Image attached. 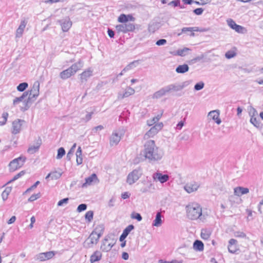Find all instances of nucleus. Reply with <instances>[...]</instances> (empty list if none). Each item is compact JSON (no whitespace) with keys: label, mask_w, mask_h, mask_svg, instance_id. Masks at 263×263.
<instances>
[{"label":"nucleus","mask_w":263,"mask_h":263,"mask_svg":"<svg viewBox=\"0 0 263 263\" xmlns=\"http://www.w3.org/2000/svg\"><path fill=\"white\" fill-rule=\"evenodd\" d=\"M143 155L149 163H155L162 159L164 151L156 145L153 140H148L144 144Z\"/></svg>","instance_id":"obj_1"},{"label":"nucleus","mask_w":263,"mask_h":263,"mask_svg":"<svg viewBox=\"0 0 263 263\" xmlns=\"http://www.w3.org/2000/svg\"><path fill=\"white\" fill-rule=\"evenodd\" d=\"M187 217L191 220H199L200 221H205L207 214L202 213L201 206L196 203H193L186 206Z\"/></svg>","instance_id":"obj_2"},{"label":"nucleus","mask_w":263,"mask_h":263,"mask_svg":"<svg viewBox=\"0 0 263 263\" xmlns=\"http://www.w3.org/2000/svg\"><path fill=\"white\" fill-rule=\"evenodd\" d=\"M40 83L39 81H35L31 90L29 91V95L27 98V102H25V106L22 108V111H25L28 110L30 107L32 102H33L36 98L39 95Z\"/></svg>","instance_id":"obj_3"},{"label":"nucleus","mask_w":263,"mask_h":263,"mask_svg":"<svg viewBox=\"0 0 263 263\" xmlns=\"http://www.w3.org/2000/svg\"><path fill=\"white\" fill-rule=\"evenodd\" d=\"M191 83L190 81H186L183 82L181 83H174L170 84L166 86V89L167 90V92L171 93L172 92H177L181 90L184 88L187 87Z\"/></svg>","instance_id":"obj_4"},{"label":"nucleus","mask_w":263,"mask_h":263,"mask_svg":"<svg viewBox=\"0 0 263 263\" xmlns=\"http://www.w3.org/2000/svg\"><path fill=\"white\" fill-rule=\"evenodd\" d=\"M142 174V170L140 168H136L130 172L127 176L126 182L129 185L135 183Z\"/></svg>","instance_id":"obj_5"},{"label":"nucleus","mask_w":263,"mask_h":263,"mask_svg":"<svg viewBox=\"0 0 263 263\" xmlns=\"http://www.w3.org/2000/svg\"><path fill=\"white\" fill-rule=\"evenodd\" d=\"M26 159V157L23 156H20L13 159L9 163L10 170L13 172L22 167L24 165Z\"/></svg>","instance_id":"obj_6"},{"label":"nucleus","mask_w":263,"mask_h":263,"mask_svg":"<svg viewBox=\"0 0 263 263\" xmlns=\"http://www.w3.org/2000/svg\"><path fill=\"white\" fill-rule=\"evenodd\" d=\"M116 30L118 32L126 33L133 31L135 29V25L130 23H123L116 26Z\"/></svg>","instance_id":"obj_7"},{"label":"nucleus","mask_w":263,"mask_h":263,"mask_svg":"<svg viewBox=\"0 0 263 263\" xmlns=\"http://www.w3.org/2000/svg\"><path fill=\"white\" fill-rule=\"evenodd\" d=\"M163 123H159L153 126L144 135V139H147L149 138L153 137L163 127Z\"/></svg>","instance_id":"obj_8"},{"label":"nucleus","mask_w":263,"mask_h":263,"mask_svg":"<svg viewBox=\"0 0 263 263\" xmlns=\"http://www.w3.org/2000/svg\"><path fill=\"white\" fill-rule=\"evenodd\" d=\"M228 25L232 29L234 30L236 32L239 33H245L247 31L246 29L236 23L231 18H229L227 20Z\"/></svg>","instance_id":"obj_9"},{"label":"nucleus","mask_w":263,"mask_h":263,"mask_svg":"<svg viewBox=\"0 0 263 263\" xmlns=\"http://www.w3.org/2000/svg\"><path fill=\"white\" fill-rule=\"evenodd\" d=\"M55 254L54 251H49L44 253H40L35 255V260L44 261L52 258Z\"/></svg>","instance_id":"obj_10"},{"label":"nucleus","mask_w":263,"mask_h":263,"mask_svg":"<svg viewBox=\"0 0 263 263\" xmlns=\"http://www.w3.org/2000/svg\"><path fill=\"white\" fill-rule=\"evenodd\" d=\"M24 123L25 121L22 119H17L13 121L12 123V133L14 135L20 133L22 129V126Z\"/></svg>","instance_id":"obj_11"},{"label":"nucleus","mask_w":263,"mask_h":263,"mask_svg":"<svg viewBox=\"0 0 263 263\" xmlns=\"http://www.w3.org/2000/svg\"><path fill=\"white\" fill-rule=\"evenodd\" d=\"M152 177L154 181H159L161 183H164L167 182L170 178L168 175L162 174L159 172L154 173Z\"/></svg>","instance_id":"obj_12"},{"label":"nucleus","mask_w":263,"mask_h":263,"mask_svg":"<svg viewBox=\"0 0 263 263\" xmlns=\"http://www.w3.org/2000/svg\"><path fill=\"white\" fill-rule=\"evenodd\" d=\"M58 22L61 25L62 29L64 32L68 31L72 25V22L68 17L58 20Z\"/></svg>","instance_id":"obj_13"},{"label":"nucleus","mask_w":263,"mask_h":263,"mask_svg":"<svg viewBox=\"0 0 263 263\" xmlns=\"http://www.w3.org/2000/svg\"><path fill=\"white\" fill-rule=\"evenodd\" d=\"M200 186V184L195 181H192L186 183L184 186V189L188 193H191L196 191Z\"/></svg>","instance_id":"obj_14"},{"label":"nucleus","mask_w":263,"mask_h":263,"mask_svg":"<svg viewBox=\"0 0 263 263\" xmlns=\"http://www.w3.org/2000/svg\"><path fill=\"white\" fill-rule=\"evenodd\" d=\"M29 95V91H25L21 96L15 98L13 101L14 105L17 104L20 102L23 103V105L21 106V110L22 108L25 106V102L27 101L28 96Z\"/></svg>","instance_id":"obj_15"},{"label":"nucleus","mask_w":263,"mask_h":263,"mask_svg":"<svg viewBox=\"0 0 263 263\" xmlns=\"http://www.w3.org/2000/svg\"><path fill=\"white\" fill-rule=\"evenodd\" d=\"M109 239L107 238H105L103 241L102 245L101 246V249L104 252H108L110 251L114 246L113 241L111 242H109Z\"/></svg>","instance_id":"obj_16"},{"label":"nucleus","mask_w":263,"mask_h":263,"mask_svg":"<svg viewBox=\"0 0 263 263\" xmlns=\"http://www.w3.org/2000/svg\"><path fill=\"white\" fill-rule=\"evenodd\" d=\"M42 144V140L41 139L39 138V139L37 140L35 144L33 145H30L28 150L27 152L29 154H33L36 153L39 151V149Z\"/></svg>","instance_id":"obj_17"},{"label":"nucleus","mask_w":263,"mask_h":263,"mask_svg":"<svg viewBox=\"0 0 263 263\" xmlns=\"http://www.w3.org/2000/svg\"><path fill=\"white\" fill-rule=\"evenodd\" d=\"M219 116V111L218 110L211 111L208 114V117L215 121L217 124H220L221 122Z\"/></svg>","instance_id":"obj_18"},{"label":"nucleus","mask_w":263,"mask_h":263,"mask_svg":"<svg viewBox=\"0 0 263 263\" xmlns=\"http://www.w3.org/2000/svg\"><path fill=\"white\" fill-rule=\"evenodd\" d=\"M100 238V237H99L97 234L92 232L86 240L88 247H91L90 245H93L94 244H97Z\"/></svg>","instance_id":"obj_19"},{"label":"nucleus","mask_w":263,"mask_h":263,"mask_svg":"<svg viewBox=\"0 0 263 263\" xmlns=\"http://www.w3.org/2000/svg\"><path fill=\"white\" fill-rule=\"evenodd\" d=\"M98 181V178L96 174H92L90 176L85 179V182L82 185V187L86 188L92 184V182Z\"/></svg>","instance_id":"obj_20"},{"label":"nucleus","mask_w":263,"mask_h":263,"mask_svg":"<svg viewBox=\"0 0 263 263\" xmlns=\"http://www.w3.org/2000/svg\"><path fill=\"white\" fill-rule=\"evenodd\" d=\"M92 73V71L90 69L83 72L80 75V80L82 83H86L88 78H89Z\"/></svg>","instance_id":"obj_21"},{"label":"nucleus","mask_w":263,"mask_h":263,"mask_svg":"<svg viewBox=\"0 0 263 263\" xmlns=\"http://www.w3.org/2000/svg\"><path fill=\"white\" fill-rule=\"evenodd\" d=\"M167 90L166 87H162L160 90L155 92L152 97L153 99H158L167 94Z\"/></svg>","instance_id":"obj_22"},{"label":"nucleus","mask_w":263,"mask_h":263,"mask_svg":"<svg viewBox=\"0 0 263 263\" xmlns=\"http://www.w3.org/2000/svg\"><path fill=\"white\" fill-rule=\"evenodd\" d=\"M84 65V62L80 60L78 62L72 64L70 68L74 74L78 70H80Z\"/></svg>","instance_id":"obj_23"},{"label":"nucleus","mask_w":263,"mask_h":263,"mask_svg":"<svg viewBox=\"0 0 263 263\" xmlns=\"http://www.w3.org/2000/svg\"><path fill=\"white\" fill-rule=\"evenodd\" d=\"M121 140V137L117 133H114L110 138V144L111 146L117 145Z\"/></svg>","instance_id":"obj_24"},{"label":"nucleus","mask_w":263,"mask_h":263,"mask_svg":"<svg viewBox=\"0 0 263 263\" xmlns=\"http://www.w3.org/2000/svg\"><path fill=\"white\" fill-rule=\"evenodd\" d=\"M73 75L74 74L70 69V67L65 70L62 71L60 73V77L63 80L67 79Z\"/></svg>","instance_id":"obj_25"},{"label":"nucleus","mask_w":263,"mask_h":263,"mask_svg":"<svg viewBox=\"0 0 263 263\" xmlns=\"http://www.w3.org/2000/svg\"><path fill=\"white\" fill-rule=\"evenodd\" d=\"M249 192V189L246 187L239 186L234 189V194L238 196H240L242 195L247 194Z\"/></svg>","instance_id":"obj_26"},{"label":"nucleus","mask_w":263,"mask_h":263,"mask_svg":"<svg viewBox=\"0 0 263 263\" xmlns=\"http://www.w3.org/2000/svg\"><path fill=\"white\" fill-rule=\"evenodd\" d=\"M62 174V172L55 171L48 174V175L46 177L45 179H48V178H50L51 180H56L60 178Z\"/></svg>","instance_id":"obj_27"},{"label":"nucleus","mask_w":263,"mask_h":263,"mask_svg":"<svg viewBox=\"0 0 263 263\" xmlns=\"http://www.w3.org/2000/svg\"><path fill=\"white\" fill-rule=\"evenodd\" d=\"M102 258V253L99 251H95L90 256V261L91 263L99 261Z\"/></svg>","instance_id":"obj_28"},{"label":"nucleus","mask_w":263,"mask_h":263,"mask_svg":"<svg viewBox=\"0 0 263 263\" xmlns=\"http://www.w3.org/2000/svg\"><path fill=\"white\" fill-rule=\"evenodd\" d=\"M26 23L25 21H22L20 25L18 28L17 29L16 31V37H20L24 30L26 27Z\"/></svg>","instance_id":"obj_29"},{"label":"nucleus","mask_w":263,"mask_h":263,"mask_svg":"<svg viewBox=\"0 0 263 263\" xmlns=\"http://www.w3.org/2000/svg\"><path fill=\"white\" fill-rule=\"evenodd\" d=\"M189 70V67L187 64H183L179 65L176 68V72L178 73H184L188 71Z\"/></svg>","instance_id":"obj_30"},{"label":"nucleus","mask_w":263,"mask_h":263,"mask_svg":"<svg viewBox=\"0 0 263 263\" xmlns=\"http://www.w3.org/2000/svg\"><path fill=\"white\" fill-rule=\"evenodd\" d=\"M193 248L196 251H201L203 250L204 245L201 241L196 240L193 243Z\"/></svg>","instance_id":"obj_31"},{"label":"nucleus","mask_w":263,"mask_h":263,"mask_svg":"<svg viewBox=\"0 0 263 263\" xmlns=\"http://www.w3.org/2000/svg\"><path fill=\"white\" fill-rule=\"evenodd\" d=\"M160 27V24L158 22L152 23L148 25V30L149 32H155L156 30L159 29Z\"/></svg>","instance_id":"obj_32"},{"label":"nucleus","mask_w":263,"mask_h":263,"mask_svg":"<svg viewBox=\"0 0 263 263\" xmlns=\"http://www.w3.org/2000/svg\"><path fill=\"white\" fill-rule=\"evenodd\" d=\"M82 149H81V147L79 146L77 151V152H76V156H77L76 162H77V165H80L83 162V158H82Z\"/></svg>","instance_id":"obj_33"},{"label":"nucleus","mask_w":263,"mask_h":263,"mask_svg":"<svg viewBox=\"0 0 263 263\" xmlns=\"http://www.w3.org/2000/svg\"><path fill=\"white\" fill-rule=\"evenodd\" d=\"M161 214L158 212L156 215L155 220L153 221V226L155 227H160L162 224Z\"/></svg>","instance_id":"obj_34"},{"label":"nucleus","mask_w":263,"mask_h":263,"mask_svg":"<svg viewBox=\"0 0 263 263\" xmlns=\"http://www.w3.org/2000/svg\"><path fill=\"white\" fill-rule=\"evenodd\" d=\"M104 230V228L103 225L100 224L97 226L92 232L95 233L96 234H97L99 236V237H101L103 235Z\"/></svg>","instance_id":"obj_35"},{"label":"nucleus","mask_w":263,"mask_h":263,"mask_svg":"<svg viewBox=\"0 0 263 263\" xmlns=\"http://www.w3.org/2000/svg\"><path fill=\"white\" fill-rule=\"evenodd\" d=\"M11 187H7L2 194V197L4 201L6 200L8 197L10 193L11 192Z\"/></svg>","instance_id":"obj_36"},{"label":"nucleus","mask_w":263,"mask_h":263,"mask_svg":"<svg viewBox=\"0 0 263 263\" xmlns=\"http://www.w3.org/2000/svg\"><path fill=\"white\" fill-rule=\"evenodd\" d=\"M190 49L184 47L182 49H179L177 51L176 53L174 54V55H178L181 57H184L186 55V53L190 51Z\"/></svg>","instance_id":"obj_37"},{"label":"nucleus","mask_w":263,"mask_h":263,"mask_svg":"<svg viewBox=\"0 0 263 263\" xmlns=\"http://www.w3.org/2000/svg\"><path fill=\"white\" fill-rule=\"evenodd\" d=\"M135 90L134 88L128 87L126 88L125 91L123 93L124 95L123 96L125 97L126 98L133 95L135 93Z\"/></svg>","instance_id":"obj_38"},{"label":"nucleus","mask_w":263,"mask_h":263,"mask_svg":"<svg viewBox=\"0 0 263 263\" xmlns=\"http://www.w3.org/2000/svg\"><path fill=\"white\" fill-rule=\"evenodd\" d=\"M28 86V84L26 82H23L22 83H20L17 86V90L18 91L23 92L24 91Z\"/></svg>","instance_id":"obj_39"},{"label":"nucleus","mask_w":263,"mask_h":263,"mask_svg":"<svg viewBox=\"0 0 263 263\" xmlns=\"http://www.w3.org/2000/svg\"><path fill=\"white\" fill-rule=\"evenodd\" d=\"M127 15L125 14H121L118 18V21L122 23H127Z\"/></svg>","instance_id":"obj_40"},{"label":"nucleus","mask_w":263,"mask_h":263,"mask_svg":"<svg viewBox=\"0 0 263 263\" xmlns=\"http://www.w3.org/2000/svg\"><path fill=\"white\" fill-rule=\"evenodd\" d=\"M65 154V151L63 147H60L58 150V154L57 156V159H61Z\"/></svg>","instance_id":"obj_41"},{"label":"nucleus","mask_w":263,"mask_h":263,"mask_svg":"<svg viewBox=\"0 0 263 263\" xmlns=\"http://www.w3.org/2000/svg\"><path fill=\"white\" fill-rule=\"evenodd\" d=\"M250 122L257 128H259L260 127V122L255 117H252L251 118Z\"/></svg>","instance_id":"obj_42"},{"label":"nucleus","mask_w":263,"mask_h":263,"mask_svg":"<svg viewBox=\"0 0 263 263\" xmlns=\"http://www.w3.org/2000/svg\"><path fill=\"white\" fill-rule=\"evenodd\" d=\"M93 213L92 211H89L86 212L85 215V219L88 222H90L93 219Z\"/></svg>","instance_id":"obj_43"},{"label":"nucleus","mask_w":263,"mask_h":263,"mask_svg":"<svg viewBox=\"0 0 263 263\" xmlns=\"http://www.w3.org/2000/svg\"><path fill=\"white\" fill-rule=\"evenodd\" d=\"M130 217L132 219H137L139 221H140L142 219L141 215L139 213L135 212H133L131 214Z\"/></svg>","instance_id":"obj_44"},{"label":"nucleus","mask_w":263,"mask_h":263,"mask_svg":"<svg viewBox=\"0 0 263 263\" xmlns=\"http://www.w3.org/2000/svg\"><path fill=\"white\" fill-rule=\"evenodd\" d=\"M199 31L197 27H184L182 29V32H186L187 31Z\"/></svg>","instance_id":"obj_45"},{"label":"nucleus","mask_w":263,"mask_h":263,"mask_svg":"<svg viewBox=\"0 0 263 263\" xmlns=\"http://www.w3.org/2000/svg\"><path fill=\"white\" fill-rule=\"evenodd\" d=\"M204 86V83L203 82H200L195 85L194 89L197 91L200 90L203 88Z\"/></svg>","instance_id":"obj_46"},{"label":"nucleus","mask_w":263,"mask_h":263,"mask_svg":"<svg viewBox=\"0 0 263 263\" xmlns=\"http://www.w3.org/2000/svg\"><path fill=\"white\" fill-rule=\"evenodd\" d=\"M236 55V53L233 51H228L225 54V57L226 58L230 59L234 58Z\"/></svg>","instance_id":"obj_47"},{"label":"nucleus","mask_w":263,"mask_h":263,"mask_svg":"<svg viewBox=\"0 0 263 263\" xmlns=\"http://www.w3.org/2000/svg\"><path fill=\"white\" fill-rule=\"evenodd\" d=\"M134 229V226L133 224L128 226L124 230L123 233L128 236L129 233Z\"/></svg>","instance_id":"obj_48"},{"label":"nucleus","mask_w":263,"mask_h":263,"mask_svg":"<svg viewBox=\"0 0 263 263\" xmlns=\"http://www.w3.org/2000/svg\"><path fill=\"white\" fill-rule=\"evenodd\" d=\"M41 196L40 193H39L37 194H33L28 199V201L32 202L33 201L39 198Z\"/></svg>","instance_id":"obj_49"},{"label":"nucleus","mask_w":263,"mask_h":263,"mask_svg":"<svg viewBox=\"0 0 263 263\" xmlns=\"http://www.w3.org/2000/svg\"><path fill=\"white\" fill-rule=\"evenodd\" d=\"M249 114L251 117H254L257 115V112L256 110L252 106H251L250 108Z\"/></svg>","instance_id":"obj_50"},{"label":"nucleus","mask_w":263,"mask_h":263,"mask_svg":"<svg viewBox=\"0 0 263 263\" xmlns=\"http://www.w3.org/2000/svg\"><path fill=\"white\" fill-rule=\"evenodd\" d=\"M86 209L87 205L85 203H82L78 206L77 210L78 212H81L86 210Z\"/></svg>","instance_id":"obj_51"},{"label":"nucleus","mask_w":263,"mask_h":263,"mask_svg":"<svg viewBox=\"0 0 263 263\" xmlns=\"http://www.w3.org/2000/svg\"><path fill=\"white\" fill-rule=\"evenodd\" d=\"M24 174H25V172L24 171H21V172H20L19 173H18L16 175H15L13 177V178L9 181V182H11L12 181H14L16 180V179H17L18 178H19L20 177H21V176H22Z\"/></svg>","instance_id":"obj_52"},{"label":"nucleus","mask_w":263,"mask_h":263,"mask_svg":"<svg viewBox=\"0 0 263 263\" xmlns=\"http://www.w3.org/2000/svg\"><path fill=\"white\" fill-rule=\"evenodd\" d=\"M69 198H65L61 200H60L58 203V206H61L63 205L64 204H67L68 202Z\"/></svg>","instance_id":"obj_53"},{"label":"nucleus","mask_w":263,"mask_h":263,"mask_svg":"<svg viewBox=\"0 0 263 263\" xmlns=\"http://www.w3.org/2000/svg\"><path fill=\"white\" fill-rule=\"evenodd\" d=\"M203 9L202 8H198L193 10V12L196 15H201L203 12Z\"/></svg>","instance_id":"obj_54"},{"label":"nucleus","mask_w":263,"mask_h":263,"mask_svg":"<svg viewBox=\"0 0 263 263\" xmlns=\"http://www.w3.org/2000/svg\"><path fill=\"white\" fill-rule=\"evenodd\" d=\"M166 43V40L165 39H160L156 42V44L157 46H161L165 45Z\"/></svg>","instance_id":"obj_55"},{"label":"nucleus","mask_w":263,"mask_h":263,"mask_svg":"<svg viewBox=\"0 0 263 263\" xmlns=\"http://www.w3.org/2000/svg\"><path fill=\"white\" fill-rule=\"evenodd\" d=\"M201 237L203 239H208L210 237V234L206 233L205 231L204 232L202 231L201 233Z\"/></svg>","instance_id":"obj_56"},{"label":"nucleus","mask_w":263,"mask_h":263,"mask_svg":"<svg viewBox=\"0 0 263 263\" xmlns=\"http://www.w3.org/2000/svg\"><path fill=\"white\" fill-rule=\"evenodd\" d=\"M228 250L231 253H234L236 252V248L235 246H228Z\"/></svg>","instance_id":"obj_57"},{"label":"nucleus","mask_w":263,"mask_h":263,"mask_svg":"<svg viewBox=\"0 0 263 263\" xmlns=\"http://www.w3.org/2000/svg\"><path fill=\"white\" fill-rule=\"evenodd\" d=\"M139 62H140V60H135L131 63H130L129 64L130 65V66H131V67L133 69L139 65Z\"/></svg>","instance_id":"obj_58"},{"label":"nucleus","mask_w":263,"mask_h":263,"mask_svg":"<svg viewBox=\"0 0 263 263\" xmlns=\"http://www.w3.org/2000/svg\"><path fill=\"white\" fill-rule=\"evenodd\" d=\"M235 236L238 237L243 238L246 237V234L242 232H236L235 233Z\"/></svg>","instance_id":"obj_59"},{"label":"nucleus","mask_w":263,"mask_h":263,"mask_svg":"<svg viewBox=\"0 0 263 263\" xmlns=\"http://www.w3.org/2000/svg\"><path fill=\"white\" fill-rule=\"evenodd\" d=\"M92 114H93L92 112L87 114L86 115L85 118L83 119V120H84L85 122L88 121L89 120H90L91 119Z\"/></svg>","instance_id":"obj_60"},{"label":"nucleus","mask_w":263,"mask_h":263,"mask_svg":"<svg viewBox=\"0 0 263 263\" xmlns=\"http://www.w3.org/2000/svg\"><path fill=\"white\" fill-rule=\"evenodd\" d=\"M39 183H40V181H37L33 185H32L28 189L26 192H29V191H31L32 190H33L36 187L37 185L38 184H39Z\"/></svg>","instance_id":"obj_61"},{"label":"nucleus","mask_w":263,"mask_h":263,"mask_svg":"<svg viewBox=\"0 0 263 263\" xmlns=\"http://www.w3.org/2000/svg\"><path fill=\"white\" fill-rule=\"evenodd\" d=\"M179 3H180L179 0L173 1L168 3V5H170V6L173 5L175 7H176V6H178Z\"/></svg>","instance_id":"obj_62"},{"label":"nucleus","mask_w":263,"mask_h":263,"mask_svg":"<svg viewBox=\"0 0 263 263\" xmlns=\"http://www.w3.org/2000/svg\"><path fill=\"white\" fill-rule=\"evenodd\" d=\"M74 153V152L72 151V150H69V151L68 152L67 154V160H70V159H71V157H72V156L73 155Z\"/></svg>","instance_id":"obj_63"},{"label":"nucleus","mask_w":263,"mask_h":263,"mask_svg":"<svg viewBox=\"0 0 263 263\" xmlns=\"http://www.w3.org/2000/svg\"><path fill=\"white\" fill-rule=\"evenodd\" d=\"M16 220V217L15 216H12L10 219L7 221V223L9 224H12Z\"/></svg>","instance_id":"obj_64"}]
</instances>
